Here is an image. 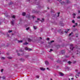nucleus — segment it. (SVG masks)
I'll list each match as a JSON object with an SVG mask.
<instances>
[{
	"instance_id": "nucleus-64",
	"label": "nucleus",
	"mask_w": 80,
	"mask_h": 80,
	"mask_svg": "<svg viewBox=\"0 0 80 80\" xmlns=\"http://www.w3.org/2000/svg\"><path fill=\"white\" fill-rule=\"evenodd\" d=\"M48 9H49V8H48Z\"/></svg>"
},
{
	"instance_id": "nucleus-46",
	"label": "nucleus",
	"mask_w": 80,
	"mask_h": 80,
	"mask_svg": "<svg viewBox=\"0 0 80 80\" xmlns=\"http://www.w3.org/2000/svg\"><path fill=\"white\" fill-rule=\"evenodd\" d=\"M59 14H60V12H58V17H59Z\"/></svg>"
},
{
	"instance_id": "nucleus-60",
	"label": "nucleus",
	"mask_w": 80,
	"mask_h": 80,
	"mask_svg": "<svg viewBox=\"0 0 80 80\" xmlns=\"http://www.w3.org/2000/svg\"><path fill=\"white\" fill-rule=\"evenodd\" d=\"M49 68H47V70H48V69H49Z\"/></svg>"
},
{
	"instance_id": "nucleus-44",
	"label": "nucleus",
	"mask_w": 80,
	"mask_h": 80,
	"mask_svg": "<svg viewBox=\"0 0 80 80\" xmlns=\"http://www.w3.org/2000/svg\"><path fill=\"white\" fill-rule=\"evenodd\" d=\"M32 18H35V17L33 16H32Z\"/></svg>"
},
{
	"instance_id": "nucleus-26",
	"label": "nucleus",
	"mask_w": 80,
	"mask_h": 80,
	"mask_svg": "<svg viewBox=\"0 0 80 80\" xmlns=\"http://www.w3.org/2000/svg\"><path fill=\"white\" fill-rule=\"evenodd\" d=\"M2 79H3V80H5V76H3V77H2Z\"/></svg>"
},
{
	"instance_id": "nucleus-3",
	"label": "nucleus",
	"mask_w": 80,
	"mask_h": 80,
	"mask_svg": "<svg viewBox=\"0 0 80 80\" xmlns=\"http://www.w3.org/2000/svg\"><path fill=\"white\" fill-rule=\"evenodd\" d=\"M65 51L64 50H62L61 52V53H62V54H64V53H65Z\"/></svg>"
},
{
	"instance_id": "nucleus-61",
	"label": "nucleus",
	"mask_w": 80,
	"mask_h": 80,
	"mask_svg": "<svg viewBox=\"0 0 80 80\" xmlns=\"http://www.w3.org/2000/svg\"><path fill=\"white\" fill-rule=\"evenodd\" d=\"M80 11H78V13H80Z\"/></svg>"
},
{
	"instance_id": "nucleus-55",
	"label": "nucleus",
	"mask_w": 80,
	"mask_h": 80,
	"mask_svg": "<svg viewBox=\"0 0 80 80\" xmlns=\"http://www.w3.org/2000/svg\"><path fill=\"white\" fill-rule=\"evenodd\" d=\"M73 79H74V78H71V80H73Z\"/></svg>"
},
{
	"instance_id": "nucleus-22",
	"label": "nucleus",
	"mask_w": 80,
	"mask_h": 80,
	"mask_svg": "<svg viewBox=\"0 0 80 80\" xmlns=\"http://www.w3.org/2000/svg\"><path fill=\"white\" fill-rule=\"evenodd\" d=\"M67 30H68L67 31H65L64 32L65 33H67V32H68V31H69V30L68 29Z\"/></svg>"
},
{
	"instance_id": "nucleus-56",
	"label": "nucleus",
	"mask_w": 80,
	"mask_h": 80,
	"mask_svg": "<svg viewBox=\"0 0 80 80\" xmlns=\"http://www.w3.org/2000/svg\"><path fill=\"white\" fill-rule=\"evenodd\" d=\"M76 72H78V70H77V69H76V70H75Z\"/></svg>"
},
{
	"instance_id": "nucleus-27",
	"label": "nucleus",
	"mask_w": 80,
	"mask_h": 80,
	"mask_svg": "<svg viewBox=\"0 0 80 80\" xmlns=\"http://www.w3.org/2000/svg\"><path fill=\"white\" fill-rule=\"evenodd\" d=\"M37 20H40V21H41V22H42V20H40V18H38Z\"/></svg>"
},
{
	"instance_id": "nucleus-12",
	"label": "nucleus",
	"mask_w": 80,
	"mask_h": 80,
	"mask_svg": "<svg viewBox=\"0 0 80 80\" xmlns=\"http://www.w3.org/2000/svg\"><path fill=\"white\" fill-rule=\"evenodd\" d=\"M41 70H42V71H43L45 70V68H41Z\"/></svg>"
},
{
	"instance_id": "nucleus-21",
	"label": "nucleus",
	"mask_w": 80,
	"mask_h": 80,
	"mask_svg": "<svg viewBox=\"0 0 80 80\" xmlns=\"http://www.w3.org/2000/svg\"><path fill=\"white\" fill-rule=\"evenodd\" d=\"M12 4H13V2H10L9 3V5H12Z\"/></svg>"
},
{
	"instance_id": "nucleus-11",
	"label": "nucleus",
	"mask_w": 80,
	"mask_h": 80,
	"mask_svg": "<svg viewBox=\"0 0 80 80\" xmlns=\"http://www.w3.org/2000/svg\"><path fill=\"white\" fill-rule=\"evenodd\" d=\"M33 28L34 29V30H36V29H37V27L36 26H34Z\"/></svg>"
},
{
	"instance_id": "nucleus-13",
	"label": "nucleus",
	"mask_w": 80,
	"mask_h": 80,
	"mask_svg": "<svg viewBox=\"0 0 80 80\" xmlns=\"http://www.w3.org/2000/svg\"><path fill=\"white\" fill-rule=\"evenodd\" d=\"M53 42H54V41H52L50 42H49V44H50L51 43H53Z\"/></svg>"
},
{
	"instance_id": "nucleus-14",
	"label": "nucleus",
	"mask_w": 80,
	"mask_h": 80,
	"mask_svg": "<svg viewBox=\"0 0 80 80\" xmlns=\"http://www.w3.org/2000/svg\"><path fill=\"white\" fill-rule=\"evenodd\" d=\"M5 57H1V59L2 60H5Z\"/></svg>"
},
{
	"instance_id": "nucleus-8",
	"label": "nucleus",
	"mask_w": 80,
	"mask_h": 80,
	"mask_svg": "<svg viewBox=\"0 0 80 80\" xmlns=\"http://www.w3.org/2000/svg\"><path fill=\"white\" fill-rule=\"evenodd\" d=\"M28 43L27 42L23 43V45H28Z\"/></svg>"
},
{
	"instance_id": "nucleus-52",
	"label": "nucleus",
	"mask_w": 80,
	"mask_h": 80,
	"mask_svg": "<svg viewBox=\"0 0 80 80\" xmlns=\"http://www.w3.org/2000/svg\"><path fill=\"white\" fill-rule=\"evenodd\" d=\"M35 22H38V21H35Z\"/></svg>"
},
{
	"instance_id": "nucleus-20",
	"label": "nucleus",
	"mask_w": 80,
	"mask_h": 80,
	"mask_svg": "<svg viewBox=\"0 0 80 80\" xmlns=\"http://www.w3.org/2000/svg\"><path fill=\"white\" fill-rule=\"evenodd\" d=\"M37 0H35L34 2V3H36L37 5H38L39 4H38L37 3H36V1H37Z\"/></svg>"
},
{
	"instance_id": "nucleus-58",
	"label": "nucleus",
	"mask_w": 80,
	"mask_h": 80,
	"mask_svg": "<svg viewBox=\"0 0 80 80\" xmlns=\"http://www.w3.org/2000/svg\"><path fill=\"white\" fill-rule=\"evenodd\" d=\"M76 75L77 76H78V77H79V76L78 75H77V74H76Z\"/></svg>"
},
{
	"instance_id": "nucleus-24",
	"label": "nucleus",
	"mask_w": 80,
	"mask_h": 80,
	"mask_svg": "<svg viewBox=\"0 0 80 80\" xmlns=\"http://www.w3.org/2000/svg\"><path fill=\"white\" fill-rule=\"evenodd\" d=\"M60 24H61V26H64V24H63V23H60Z\"/></svg>"
},
{
	"instance_id": "nucleus-43",
	"label": "nucleus",
	"mask_w": 80,
	"mask_h": 80,
	"mask_svg": "<svg viewBox=\"0 0 80 80\" xmlns=\"http://www.w3.org/2000/svg\"><path fill=\"white\" fill-rule=\"evenodd\" d=\"M32 12L33 13H37V12H35L34 11H33Z\"/></svg>"
},
{
	"instance_id": "nucleus-2",
	"label": "nucleus",
	"mask_w": 80,
	"mask_h": 80,
	"mask_svg": "<svg viewBox=\"0 0 80 80\" xmlns=\"http://www.w3.org/2000/svg\"><path fill=\"white\" fill-rule=\"evenodd\" d=\"M27 18H30L32 16H30V15H27L26 16Z\"/></svg>"
},
{
	"instance_id": "nucleus-53",
	"label": "nucleus",
	"mask_w": 80,
	"mask_h": 80,
	"mask_svg": "<svg viewBox=\"0 0 80 80\" xmlns=\"http://www.w3.org/2000/svg\"><path fill=\"white\" fill-rule=\"evenodd\" d=\"M42 20H43V22H44V19L42 18Z\"/></svg>"
},
{
	"instance_id": "nucleus-37",
	"label": "nucleus",
	"mask_w": 80,
	"mask_h": 80,
	"mask_svg": "<svg viewBox=\"0 0 80 80\" xmlns=\"http://www.w3.org/2000/svg\"><path fill=\"white\" fill-rule=\"evenodd\" d=\"M58 1H59V2H62V0H57Z\"/></svg>"
},
{
	"instance_id": "nucleus-63",
	"label": "nucleus",
	"mask_w": 80,
	"mask_h": 80,
	"mask_svg": "<svg viewBox=\"0 0 80 80\" xmlns=\"http://www.w3.org/2000/svg\"><path fill=\"white\" fill-rule=\"evenodd\" d=\"M68 80H70V78H68Z\"/></svg>"
},
{
	"instance_id": "nucleus-7",
	"label": "nucleus",
	"mask_w": 80,
	"mask_h": 80,
	"mask_svg": "<svg viewBox=\"0 0 80 80\" xmlns=\"http://www.w3.org/2000/svg\"><path fill=\"white\" fill-rule=\"evenodd\" d=\"M20 60L22 62H24V61H25V59H24L21 58L20 59Z\"/></svg>"
},
{
	"instance_id": "nucleus-23",
	"label": "nucleus",
	"mask_w": 80,
	"mask_h": 80,
	"mask_svg": "<svg viewBox=\"0 0 80 80\" xmlns=\"http://www.w3.org/2000/svg\"><path fill=\"white\" fill-rule=\"evenodd\" d=\"M72 34H73V32H72L71 33H70L69 36H71Z\"/></svg>"
},
{
	"instance_id": "nucleus-41",
	"label": "nucleus",
	"mask_w": 80,
	"mask_h": 80,
	"mask_svg": "<svg viewBox=\"0 0 80 80\" xmlns=\"http://www.w3.org/2000/svg\"><path fill=\"white\" fill-rule=\"evenodd\" d=\"M52 51H53V50L51 49L50 50V51H49V52H52Z\"/></svg>"
},
{
	"instance_id": "nucleus-9",
	"label": "nucleus",
	"mask_w": 80,
	"mask_h": 80,
	"mask_svg": "<svg viewBox=\"0 0 80 80\" xmlns=\"http://www.w3.org/2000/svg\"><path fill=\"white\" fill-rule=\"evenodd\" d=\"M18 43H22V42H23V41L22 40H18Z\"/></svg>"
},
{
	"instance_id": "nucleus-48",
	"label": "nucleus",
	"mask_w": 80,
	"mask_h": 80,
	"mask_svg": "<svg viewBox=\"0 0 80 80\" xmlns=\"http://www.w3.org/2000/svg\"><path fill=\"white\" fill-rule=\"evenodd\" d=\"M28 50H29V51H31V50H32V49H28Z\"/></svg>"
},
{
	"instance_id": "nucleus-51",
	"label": "nucleus",
	"mask_w": 80,
	"mask_h": 80,
	"mask_svg": "<svg viewBox=\"0 0 80 80\" xmlns=\"http://www.w3.org/2000/svg\"><path fill=\"white\" fill-rule=\"evenodd\" d=\"M78 18H80V16H78Z\"/></svg>"
},
{
	"instance_id": "nucleus-45",
	"label": "nucleus",
	"mask_w": 80,
	"mask_h": 80,
	"mask_svg": "<svg viewBox=\"0 0 80 80\" xmlns=\"http://www.w3.org/2000/svg\"><path fill=\"white\" fill-rule=\"evenodd\" d=\"M6 17H9L10 16L7 15V16H6Z\"/></svg>"
},
{
	"instance_id": "nucleus-38",
	"label": "nucleus",
	"mask_w": 80,
	"mask_h": 80,
	"mask_svg": "<svg viewBox=\"0 0 80 80\" xmlns=\"http://www.w3.org/2000/svg\"><path fill=\"white\" fill-rule=\"evenodd\" d=\"M75 25L76 26H77V25H78V24L77 23H75Z\"/></svg>"
},
{
	"instance_id": "nucleus-36",
	"label": "nucleus",
	"mask_w": 80,
	"mask_h": 80,
	"mask_svg": "<svg viewBox=\"0 0 80 80\" xmlns=\"http://www.w3.org/2000/svg\"><path fill=\"white\" fill-rule=\"evenodd\" d=\"M72 15L74 17H75V16L76 15V14L75 13H73V14H72Z\"/></svg>"
},
{
	"instance_id": "nucleus-62",
	"label": "nucleus",
	"mask_w": 80,
	"mask_h": 80,
	"mask_svg": "<svg viewBox=\"0 0 80 80\" xmlns=\"http://www.w3.org/2000/svg\"><path fill=\"white\" fill-rule=\"evenodd\" d=\"M40 39H42V38H41V37H40Z\"/></svg>"
},
{
	"instance_id": "nucleus-10",
	"label": "nucleus",
	"mask_w": 80,
	"mask_h": 80,
	"mask_svg": "<svg viewBox=\"0 0 80 80\" xmlns=\"http://www.w3.org/2000/svg\"><path fill=\"white\" fill-rule=\"evenodd\" d=\"M32 39H31L30 38H28V42H32Z\"/></svg>"
},
{
	"instance_id": "nucleus-49",
	"label": "nucleus",
	"mask_w": 80,
	"mask_h": 80,
	"mask_svg": "<svg viewBox=\"0 0 80 80\" xmlns=\"http://www.w3.org/2000/svg\"><path fill=\"white\" fill-rule=\"evenodd\" d=\"M51 60H53V58H50Z\"/></svg>"
},
{
	"instance_id": "nucleus-32",
	"label": "nucleus",
	"mask_w": 80,
	"mask_h": 80,
	"mask_svg": "<svg viewBox=\"0 0 80 80\" xmlns=\"http://www.w3.org/2000/svg\"><path fill=\"white\" fill-rule=\"evenodd\" d=\"M12 32V30H9L8 31V32L9 33H11Z\"/></svg>"
},
{
	"instance_id": "nucleus-59",
	"label": "nucleus",
	"mask_w": 80,
	"mask_h": 80,
	"mask_svg": "<svg viewBox=\"0 0 80 80\" xmlns=\"http://www.w3.org/2000/svg\"><path fill=\"white\" fill-rule=\"evenodd\" d=\"M78 74H80V72H79L78 73Z\"/></svg>"
},
{
	"instance_id": "nucleus-15",
	"label": "nucleus",
	"mask_w": 80,
	"mask_h": 80,
	"mask_svg": "<svg viewBox=\"0 0 80 80\" xmlns=\"http://www.w3.org/2000/svg\"><path fill=\"white\" fill-rule=\"evenodd\" d=\"M75 20H72V23H75Z\"/></svg>"
},
{
	"instance_id": "nucleus-34",
	"label": "nucleus",
	"mask_w": 80,
	"mask_h": 80,
	"mask_svg": "<svg viewBox=\"0 0 80 80\" xmlns=\"http://www.w3.org/2000/svg\"><path fill=\"white\" fill-rule=\"evenodd\" d=\"M36 77L37 78H39V76H36Z\"/></svg>"
},
{
	"instance_id": "nucleus-39",
	"label": "nucleus",
	"mask_w": 80,
	"mask_h": 80,
	"mask_svg": "<svg viewBox=\"0 0 80 80\" xmlns=\"http://www.w3.org/2000/svg\"><path fill=\"white\" fill-rule=\"evenodd\" d=\"M3 69H2L1 70V72L2 73V72H3Z\"/></svg>"
},
{
	"instance_id": "nucleus-54",
	"label": "nucleus",
	"mask_w": 80,
	"mask_h": 80,
	"mask_svg": "<svg viewBox=\"0 0 80 80\" xmlns=\"http://www.w3.org/2000/svg\"><path fill=\"white\" fill-rule=\"evenodd\" d=\"M65 57H66V58H68V56H65Z\"/></svg>"
},
{
	"instance_id": "nucleus-47",
	"label": "nucleus",
	"mask_w": 80,
	"mask_h": 80,
	"mask_svg": "<svg viewBox=\"0 0 80 80\" xmlns=\"http://www.w3.org/2000/svg\"><path fill=\"white\" fill-rule=\"evenodd\" d=\"M50 40V39L49 38H47V40Z\"/></svg>"
},
{
	"instance_id": "nucleus-18",
	"label": "nucleus",
	"mask_w": 80,
	"mask_h": 80,
	"mask_svg": "<svg viewBox=\"0 0 80 80\" xmlns=\"http://www.w3.org/2000/svg\"><path fill=\"white\" fill-rule=\"evenodd\" d=\"M25 14H26L25 12H23L22 13V15L23 16H25Z\"/></svg>"
},
{
	"instance_id": "nucleus-29",
	"label": "nucleus",
	"mask_w": 80,
	"mask_h": 80,
	"mask_svg": "<svg viewBox=\"0 0 80 80\" xmlns=\"http://www.w3.org/2000/svg\"><path fill=\"white\" fill-rule=\"evenodd\" d=\"M25 57L26 58H27L28 57H29V55H26Z\"/></svg>"
},
{
	"instance_id": "nucleus-40",
	"label": "nucleus",
	"mask_w": 80,
	"mask_h": 80,
	"mask_svg": "<svg viewBox=\"0 0 80 80\" xmlns=\"http://www.w3.org/2000/svg\"><path fill=\"white\" fill-rule=\"evenodd\" d=\"M67 3H69V1L68 0H67Z\"/></svg>"
},
{
	"instance_id": "nucleus-1",
	"label": "nucleus",
	"mask_w": 80,
	"mask_h": 80,
	"mask_svg": "<svg viewBox=\"0 0 80 80\" xmlns=\"http://www.w3.org/2000/svg\"><path fill=\"white\" fill-rule=\"evenodd\" d=\"M73 45L72 44H71L70 45V46L71 47H70V49L71 50H73V49L75 48V47H73Z\"/></svg>"
},
{
	"instance_id": "nucleus-25",
	"label": "nucleus",
	"mask_w": 80,
	"mask_h": 80,
	"mask_svg": "<svg viewBox=\"0 0 80 80\" xmlns=\"http://www.w3.org/2000/svg\"><path fill=\"white\" fill-rule=\"evenodd\" d=\"M68 64H69L70 65V63H72V62H70V61H68Z\"/></svg>"
},
{
	"instance_id": "nucleus-6",
	"label": "nucleus",
	"mask_w": 80,
	"mask_h": 80,
	"mask_svg": "<svg viewBox=\"0 0 80 80\" xmlns=\"http://www.w3.org/2000/svg\"><path fill=\"white\" fill-rule=\"evenodd\" d=\"M59 73L60 75H61V76H63V75H64L63 74V73H62L61 72H60Z\"/></svg>"
},
{
	"instance_id": "nucleus-17",
	"label": "nucleus",
	"mask_w": 80,
	"mask_h": 80,
	"mask_svg": "<svg viewBox=\"0 0 80 80\" xmlns=\"http://www.w3.org/2000/svg\"><path fill=\"white\" fill-rule=\"evenodd\" d=\"M12 18H15V15L12 16Z\"/></svg>"
},
{
	"instance_id": "nucleus-42",
	"label": "nucleus",
	"mask_w": 80,
	"mask_h": 80,
	"mask_svg": "<svg viewBox=\"0 0 80 80\" xmlns=\"http://www.w3.org/2000/svg\"><path fill=\"white\" fill-rule=\"evenodd\" d=\"M8 58H9V59H11L12 58H11V57H8Z\"/></svg>"
},
{
	"instance_id": "nucleus-30",
	"label": "nucleus",
	"mask_w": 80,
	"mask_h": 80,
	"mask_svg": "<svg viewBox=\"0 0 80 80\" xmlns=\"http://www.w3.org/2000/svg\"><path fill=\"white\" fill-rule=\"evenodd\" d=\"M62 5H63V4H65V2H62L61 3Z\"/></svg>"
},
{
	"instance_id": "nucleus-50",
	"label": "nucleus",
	"mask_w": 80,
	"mask_h": 80,
	"mask_svg": "<svg viewBox=\"0 0 80 80\" xmlns=\"http://www.w3.org/2000/svg\"><path fill=\"white\" fill-rule=\"evenodd\" d=\"M76 26L75 25H73V27L74 28H75V27Z\"/></svg>"
},
{
	"instance_id": "nucleus-35",
	"label": "nucleus",
	"mask_w": 80,
	"mask_h": 80,
	"mask_svg": "<svg viewBox=\"0 0 80 80\" xmlns=\"http://www.w3.org/2000/svg\"><path fill=\"white\" fill-rule=\"evenodd\" d=\"M18 56H20V54L19 53H18Z\"/></svg>"
},
{
	"instance_id": "nucleus-57",
	"label": "nucleus",
	"mask_w": 80,
	"mask_h": 80,
	"mask_svg": "<svg viewBox=\"0 0 80 80\" xmlns=\"http://www.w3.org/2000/svg\"><path fill=\"white\" fill-rule=\"evenodd\" d=\"M16 52H18V50H16Z\"/></svg>"
},
{
	"instance_id": "nucleus-28",
	"label": "nucleus",
	"mask_w": 80,
	"mask_h": 80,
	"mask_svg": "<svg viewBox=\"0 0 80 80\" xmlns=\"http://www.w3.org/2000/svg\"><path fill=\"white\" fill-rule=\"evenodd\" d=\"M29 29H30V27H28V28H27L26 29V30H29Z\"/></svg>"
},
{
	"instance_id": "nucleus-19",
	"label": "nucleus",
	"mask_w": 80,
	"mask_h": 80,
	"mask_svg": "<svg viewBox=\"0 0 80 80\" xmlns=\"http://www.w3.org/2000/svg\"><path fill=\"white\" fill-rule=\"evenodd\" d=\"M67 60L66 59H64L63 61L64 62H67Z\"/></svg>"
},
{
	"instance_id": "nucleus-5",
	"label": "nucleus",
	"mask_w": 80,
	"mask_h": 80,
	"mask_svg": "<svg viewBox=\"0 0 80 80\" xmlns=\"http://www.w3.org/2000/svg\"><path fill=\"white\" fill-rule=\"evenodd\" d=\"M45 63L47 65H48L49 64L48 62L47 61L45 62Z\"/></svg>"
},
{
	"instance_id": "nucleus-31",
	"label": "nucleus",
	"mask_w": 80,
	"mask_h": 80,
	"mask_svg": "<svg viewBox=\"0 0 80 80\" xmlns=\"http://www.w3.org/2000/svg\"><path fill=\"white\" fill-rule=\"evenodd\" d=\"M25 50H28V49L27 47H26L25 48Z\"/></svg>"
},
{
	"instance_id": "nucleus-16",
	"label": "nucleus",
	"mask_w": 80,
	"mask_h": 80,
	"mask_svg": "<svg viewBox=\"0 0 80 80\" xmlns=\"http://www.w3.org/2000/svg\"><path fill=\"white\" fill-rule=\"evenodd\" d=\"M56 47L57 48H60V45H58L56 46Z\"/></svg>"
},
{
	"instance_id": "nucleus-33",
	"label": "nucleus",
	"mask_w": 80,
	"mask_h": 80,
	"mask_svg": "<svg viewBox=\"0 0 80 80\" xmlns=\"http://www.w3.org/2000/svg\"><path fill=\"white\" fill-rule=\"evenodd\" d=\"M20 52H23V50H22V49H21L20 50H19Z\"/></svg>"
},
{
	"instance_id": "nucleus-4",
	"label": "nucleus",
	"mask_w": 80,
	"mask_h": 80,
	"mask_svg": "<svg viewBox=\"0 0 80 80\" xmlns=\"http://www.w3.org/2000/svg\"><path fill=\"white\" fill-rule=\"evenodd\" d=\"M14 22H15L14 20H12V21H11V23L12 25H14Z\"/></svg>"
}]
</instances>
